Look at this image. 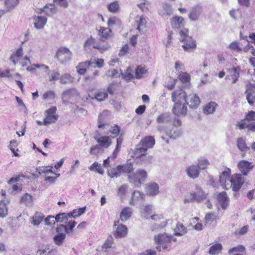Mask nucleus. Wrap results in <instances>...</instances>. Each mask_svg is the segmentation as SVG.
Instances as JSON below:
<instances>
[{"label":"nucleus","instance_id":"obj_1","mask_svg":"<svg viewBox=\"0 0 255 255\" xmlns=\"http://www.w3.org/2000/svg\"><path fill=\"white\" fill-rule=\"evenodd\" d=\"M180 41L184 42L182 47L184 50L187 52H190L191 50L196 47V42L191 36L188 35V30L183 28L180 31Z\"/></svg>","mask_w":255,"mask_h":255},{"label":"nucleus","instance_id":"obj_2","mask_svg":"<svg viewBox=\"0 0 255 255\" xmlns=\"http://www.w3.org/2000/svg\"><path fill=\"white\" fill-rule=\"evenodd\" d=\"M147 175L145 170L139 169L136 173L128 175V177L130 183L133 184L135 187H139L145 181Z\"/></svg>","mask_w":255,"mask_h":255},{"label":"nucleus","instance_id":"obj_3","mask_svg":"<svg viewBox=\"0 0 255 255\" xmlns=\"http://www.w3.org/2000/svg\"><path fill=\"white\" fill-rule=\"evenodd\" d=\"M72 54L68 48L61 47L57 49L55 57L61 64H65L71 60Z\"/></svg>","mask_w":255,"mask_h":255},{"label":"nucleus","instance_id":"obj_4","mask_svg":"<svg viewBox=\"0 0 255 255\" xmlns=\"http://www.w3.org/2000/svg\"><path fill=\"white\" fill-rule=\"evenodd\" d=\"M231 187L234 191H238L245 182V179L240 174L233 175L230 180Z\"/></svg>","mask_w":255,"mask_h":255},{"label":"nucleus","instance_id":"obj_5","mask_svg":"<svg viewBox=\"0 0 255 255\" xmlns=\"http://www.w3.org/2000/svg\"><path fill=\"white\" fill-rule=\"evenodd\" d=\"M154 240L156 243L160 245L163 249H166V243L171 242L172 241L175 242L176 239H173L171 236H168L166 234H160L154 236Z\"/></svg>","mask_w":255,"mask_h":255},{"label":"nucleus","instance_id":"obj_6","mask_svg":"<svg viewBox=\"0 0 255 255\" xmlns=\"http://www.w3.org/2000/svg\"><path fill=\"white\" fill-rule=\"evenodd\" d=\"M56 110V107H53L45 111L46 115L45 118L44 126L56 122L58 118L57 115H55Z\"/></svg>","mask_w":255,"mask_h":255},{"label":"nucleus","instance_id":"obj_7","mask_svg":"<svg viewBox=\"0 0 255 255\" xmlns=\"http://www.w3.org/2000/svg\"><path fill=\"white\" fill-rule=\"evenodd\" d=\"M172 101L174 103H186L187 95L182 89L176 90L172 93Z\"/></svg>","mask_w":255,"mask_h":255},{"label":"nucleus","instance_id":"obj_8","mask_svg":"<svg viewBox=\"0 0 255 255\" xmlns=\"http://www.w3.org/2000/svg\"><path fill=\"white\" fill-rule=\"evenodd\" d=\"M173 114L177 116H185L187 108L185 103H176L172 108Z\"/></svg>","mask_w":255,"mask_h":255},{"label":"nucleus","instance_id":"obj_9","mask_svg":"<svg viewBox=\"0 0 255 255\" xmlns=\"http://www.w3.org/2000/svg\"><path fill=\"white\" fill-rule=\"evenodd\" d=\"M238 167L244 175H247L250 170L253 169L254 165H252L251 163L247 160H242L238 163Z\"/></svg>","mask_w":255,"mask_h":255},{"label":"nucleus","instance_id":"obj_10","mask_svg":"<svg viewBox=\"0 0 255 255\" xmlns=\"http://www.w3.org/2000/svg\"><path fill=\"white\" fill-rule=\"evenodd\" d=\"M200 102V99L196 94H191L187 98L185 103L190 108L195 109L199 106Z\"/></svg>","mask_w":255,"mask_h":255},{"label":"nucleus","instance_id":"obj_11","mask_svg":"<svg viewBox=\"0 0 255 255\" xmlns=\"http://www.w3.org/2000/svg\"><path fill=\"white\" fill-rule=\"evenodd\" d=\"M217 200L223 210L227 209L229 204V198L226 192H222L217 195Z\"/></svg>","mask_w":255,"mask_h":255},{"label":"nucleus","instance_id":"obj_12","mask_svg":"<svg viewBox=\"0 0 255 255\" xmlns=\"http://www.w3.org/2000/svg\"><path fill=\"white\" fill-rule=\"evenodd\" d=\"M77 91L74 88L70 89L64 91L62 95L63 104L67 105L68 100H70L71 98L77 96Z\"/></svg>","mask_w":255,"mask_h":255},{"label":"nucleus","instance_id":"obj_13","mask_svg":"<svg viewBox=\"0 0 255 255\" xmlns=\"http://www.w3.org/2000/svg\"><path fill=\"white\" fill-rule=\"evenodd\" d=\"M186 172L191 178L196 179L199 175V166L195 165H190L186 169Z\"/></svg>","mask_w":255,"mask_h":255},{"label":"nucleus","instance_id":"obj_14","mask_svg":"<svg viewBox=\"0 0 255 255\" xmlns=\"http://www.w3.org/2000/svg\"><path fill=\"white\" fill-rule=\"evenodd\" d=\"M112 30L109 28H106L100 26L98 30V35L100 36V40L101 41H105L111 36Z\"/></svg>","mask_w":255,"mask_h":255},{"label":"nucleus","instance_id":"obj_15","mask_svg":"<svg viewBox=\"0 0 255 255\" xmlns=\"http://www.w3.org/2000/svg\"><path fill=\"white\" fill-rule=\"evenodd\" d=\"M159 186L156 183H150L146 185V191L147 195L155 196L159 192Z\"/></svg>","mask_w":255,"mask_h":255},{"label":"nucleus","instance_id":"obj_16","mask_svg":"<svg viewBox=\"0 0 255 255\" xmlns=\"http://www.w3.org/2000/svg\"><path fill=\"white\" fill-rule=\"evenodd\" d=\"M132 214V209L129 207L124 208L120 213V218L123 222L128 220Z\"/></svg>","mask_w":255,"mask_h":255},{"label":"nucleus","instance_id":"obj_17","mask_svg":"<svg viewBox=\"0 0 255 255\" xmlns=\"http://www.w3.org/2000/svg\"><path fill=\"white\" fill-rule=\"evenodd\" d=\"M171 24L174 29L181 28L184 25V18L181 16H175L171 19Z\"/></svg>","mask_w":255,"mask_h":255},{"label":"nucleus","instance_id":"obj_18","mask_svg":"<svg viewBox=\"0 0 255 255\" xmlns=\"http://www.w3.org/2000/svg\"><path fill=\"white\" fill-rule=\"evenodd\" d=\"M155 142V141L153 137L148 136L142 138L139 143L143 147H146V149L147 150L148 148H152L154 146Z\"/></svg>","mask_w":255,"mask_h":255},{"label":"nucleus","instance_id":"obj_19","mask_svg":"<svg viewBox=\"0 0 255 255\" xmlns=\"http://www.w3.org/2000/svg\"><path fill=\"white\" fill-rule=\"evenodd\" d=\"M241 68L239 66L233 67L229 69V72L232 78V83L235 84L238 80L240 77Z\"/></svg>","mask_w":255,"mask_h":255},{"label":"nucleus","instance_id":"obj_20","mask_svg":"<svg viewBox=\"0 0 255 255\" xmlns=\"http://www.w3.org/2000/svg\"><path fill=\"white\" fill-rule=\"evenodd\" d=\"M128 228L125 225L123 224L118 225L116 231L114 233V236L117 238H121L125 237L127 235Z\"/></svg>","mask_w":255,"mask_h":255},{"label":"nucleus","instance_id":"obj_21","mask_svg":"<svg viewBox=\"0 0 255 255\" xmlns=\"http://www.w3.org/2000/svg\"><path fill=\"white\" fill-rule=\"evenodd\" d=\"M96 140L100 146L108 148L112 144V141L109 136H103L98 138H96Z\"/></svg>","mask_w":255,"mask_h":255},{"label":"nucleus","instance_id":"obj_22","mask_svg":"<svg viewBox=\"0 0 255 255\" xmlns=\"http://www.w3.org/2000/svg\"><path fill=\"white\" fill-rule=\"evenodd\" d=\"M202 12V8L200 6L196 5L193 7L189 14V17L192 21L196 20Z\"/></svg>","mask_w":255,"mask_h":255},{"label":"nucleus","instance_id":"obj_23","mask_svg":"<svg viewBox=\"0 0 255 255\" xmlns=\"http://www.w3.org/2000/svg\"><path fill=\"white\" fill-rule=\"evenodd\" d=\"M121 167V165H119L116 168L108 169L107 171L108 175L112 178L120 177L122 174Z\"/></svg>","mask_w":255,"mask_h":255},{"label":"nucleus","instance_id":"obj_24","mask_svg":"<svg viewBox=\"0 0 255 255\" xmlns=\"http://www.w3.org/2000/svg\"><path fill=\"white\" fill-rule=\"evenodd\" d=\"M144 198V194L138 191H134L131 195V198L130 201V204L134 205L135 203Z\"/></svg>","mask_w":255,"mask_h":255},{"label":"nucleus","instance_id":"obj_25","mask_svg":"<svg viewBox=\"0 0 255 255\" xmlns=\"http://www.w3.org/2000/svg\"><path fill=\"white\" fill-rule=\"evenodd\" d=\"M171 120V115L169 113H165L159 115L156 119V122L158 124H164L169 122Z\"/></svg>","mask_w":255,"mask_h":255},{"label":"nucleus","instance_id":"obj_26","mask_svg":"<svg viewBox=\"0 0 255 255\" xmlns=\"http://www.w3.org/2000/svg\"><path fill=\"white\" fill-rule=\"evenodd\" d=\"M34 26L37 29L43 28L47 22V18L44 16H38L34 18Z\"/></svg>","mask_w":255,"mask_h":255},{"label":"nucleus","instance_id":"obj_27","mask_svg":"<svg viewBox=\"0 0 255 255\" xmlns=\"http://www.w3.org/2000/svg\"><path fill=\"white\" fill-rule=\"evenodd\" d=\"M42 11L48 16H52L57 12V9L53 4L50 3L46 4Z\"/></svg>","mask_w":255,"mask_h":255},{"label":"nucleus","instance_id":"obj_28","mask_svg":"<svg viewBox=\"0 0 255 255\" xmlns=\"http://www.w3.org/2000/svg\"><path fill=\"white\" fill-rule=\"evenodd\" d=\"M61 213H59L55 217L53 216H48L45 219V224L47 225L50 226L54 225L55 222H62V220H61Z\"/></svg>","mask_w":255,"mask_h":255},{"label":"nucleus","instance_id":"obj_29","mask_svg":"<svg viewBox=\"0 0 255 255\" xmlns=\"http://www.w3.org/2000/svg\"><path fill=\"white\" fill-rule=\"evenodd\" d=\"M237 146L238 148L242 152H246L250 149V148L247 145L246 140L243 137L237 138Z\"/></svg>","mask_w":255,"mask_h":255},{"label":"nucleus","instance_id":"obj_30","mask_svg":"<svg viewBox=\"0 0 255 255\" xmlns=\"http://www.w3.org/2000/svg\"><path fill=\"white\" fill-rule=\"evenodd\" d=\"M89 64L88 61L79 63L76 67L77 73L80 75H84L87 71V68L89 67Z\"/></svg>","mask_w":255,"mask_h":255},{"label":"nucleus","instance_id":"obj_31","mask_svg":"<svg viewBox=\"0 0 255 255\" xmlns=\"http://www.w3.org/2000/svg\"><path fill=\"white\" fill-rule=\"evenodd\" d=\"M121 128L117 125H114L113 126H111L109 130L106 132V134H109L111 133L113 135L112 137L115 138L118 136L120 134L122 136V133H120Z\"/></svg>","mask_w":255,"mask_h":255},{"label":"nucleus","instance_id":"obj_32","mask_svg":"<svg viewBox=\"0 0 255 255\" xmlns=\"http://www.w3.org/2000/svg\"><path fill=\"white\" fill-rule=\"evenodd\" d=\"M166 135L170 138L176 139L181 136L182 132L180 129L177 128H172L171 130H166Z\"/></svg>","mask_w":255,"mask_h":255},{"label":"nucleus","instance_id":"obj_33","mask_svg":"<svg viewBox=\"0 0 255 255\" xmlns=\"http://www.w3.org/2000/svg\"><path fill=\"white\" fill-rule=\"evenodd\" d=\"M217 104L214 102H210L204 107V113L207 115L213 114L216 109Z\"/></svg>","mask_w":255,"mask_h":255},{"label":"nucleus","instance_id":"obj_34","mask_svg":"<svg viewBox=\"0 0 255 255\" xmlns=\"http://www.w3.org/2000/svg\"><path fill=\"white\" fill-rule=\"evenodd\" d=\"M147 149L141 144L139 143L136 146L134 152V156L138 158L145 154Z\"/></svg>","mask_w":255,"mask_h":255},{"label":"nucleus","instance_id":"obj_35","mask_svg":"<svg viewBox=\"0 0 255 255\" xmlns=\"http://www.w3.org/2000/svg\"><path fill=\"white\" fill-rule=\"evenodd\" d=\"M222 249V245L221 243L215 244L210 247L209 254L210 255H217Z\"/></svg>","mask_w":255,"mask_h":255},{"label":"nucleus","instance_id":"obj_36","mask_svg":"<svg viewBox=\"0 0 255 255\" xmlns=\"http://www.w3.org/2000/svg\"><path fill=\"white\" fill-rule=\"evenodd\" d=\"M193 193L195 195L194 197L197 202H200L201 200L206 199L207 197L206 194L200 188L197 189L196 191L193 192Z\"/></svg>","mask_w":255,"mask_h":255},{"label":"nucleus","instance_id":"obj_37","mask_svg":"<svg viewBox=\"0 0 255 255\" xmlns=\"http://www.w3.org/2000/svg\"><path fill=\"white\" fill-rule=\"evenodd\" d=\"M22 47H20L17 50L15 53L11 55L10 60L12 61L14 65L19 61L20 57L22 55Z\"/></svg>","mask_w":255,"mask_h":255},{"label":"nucleus","instance_id":"obj_38","mask_svg":"<svg viewBox=\"0 0 255 255\" xmlns=\"http://www.w3.org/2000/svg\"><path fill=\"white\" fill-rule=\"evenodd\" d=\"M173 10L171 5L169 3H165L163 5V9L159 12V14L162 15H170L172 13Z\"/></svg>","mask_w":255,"mask_h":255},{"label":"nucleus","instance_id":"obj_39","mask_svg":"<svg viewBox=\"0 0 255 255\" xmlns=\"http://www.w3.org/2000/svg\"><path fill=\"white\" fill-rule=\"evenodd\" d=\"M47 76L49 81H57L60 77V73L55 70L49 71L47 73Z\"/></svg>","mask_w":255,"mask_h":255},{"label":"nucleus","instance_id":"obj_40","mask_svg":"<svg viewBox=\"0 0 255 255\" xmlns=\"http://www.w3.org/2000/svg\"><path fill=\"white\" fill-rule=\"evenodd\" d=\"M123 138L121 136H120L119 137H118L117 138V143H116V148L114 149V150L113 152V154H112L113 157L114 159H115L118 153H119V152L121 149V145L123 143Z\"/></svg>","mask_w":255,"mask_h":255},{"label":"nucleus","instance_id":"obj_41","mask_svg":"<svg viewBox=\"0 0 255 255\" xmlns=\"http://www.w3.org/2000/svg\"><path fill=\"white\" fill-rule=\"evenodd\" d=\"M60 82L62 84H67L73 81V78L69 74H64L60 77Z\"/></svg>","mask_w":255,"mask_h":255},{"label":"nucleus","instance_id":"obj_42","mask_svg":"<svg viewBox=\"0 0 255 255\" xmlns=\"http://www.w3.org/2000/svg\"><path fill=\"white\" fill-rule=\"evenodd\" d=\"M89 168L90 170L95 171L100 174L102 175L104 174V170L102 169L101 164L97 162H95Z\"/></svg>","mask_w":255,"mask_h":255},{"label":"nucleus","instance_id":"obj_43","mask_svg":"<svg viewBox=\"0 0 255 255\" xmlns=\"http://www.w3.org/2000/svg\"><path fill=\"white\" fill-rule=\"evenodd\" d=\"M147 70L145 68L141 66H138L135 71V76L136 79H140L143 77V75L146 73Z\"/></svg>","mask_w":255,"mask_h":255},{"label":"nucleus","instance_id":"obj_44","mask_svg":"<svg viewBox=\"0 0 255 255\" xmlns=\"http://www.w3.org/2000/svg\"><path fill=\"white\" fill-rule=\"evenodd\" d=\"M177 79H174L171 77H168L165 82V86L170 90H172L174 88L176 83Z\"/></svg>","mask_w":255,"mask_h":255},{"label":"nucleus","instance_id":"obj_45","mask_svg":"<svg viewBox=\"0 0 255 255\" xmlns=\"http://www.w3.org/2000/svg\"><path fill=\"white\" fill-rule=\"evenodd\" d=\"M65 238V235L63 233H59L54 236L53 240L56 245L60 246Z\"/></svg>","mask_w":255,"mask_h":255},{"label":"nucleus","instance_id":"obj_46","mask_svg":"<svg viewBox=\"0 0 255 255\" xmlns=\"http://www.w3.org/2000/svg\"><path fill=\"white\" fill-rule=\"evenodd\" d=\"M19 3L18 0H6L5 5L6 8L9 10L14 8Z\"/></svg>","mask_w":255,"mask_h":255},{"label":"nucleus","instance_id":"obj_47","mask_svg":"<svg viewBox=\"0 0 255 255\" xmlns=\"http://www.w3.org/2000/svg\"><path fill=\"white\" fill-rule=\"evenodd\" d=\"M44 215L40 213H36L33 217L32 223L34 225L38 226L42 222Z\"/></svg>","mask_w":255,"mask_h":255},{"label":"nucleus","instance_id":"obj_48","mask_svg":"<svg viewBox=\"0 0 255 255\" xmlns=\"http://www.w3.org/2000/svg\"><path fill=\"white\" fill-rule=\"evenodd\" d=\"M231 173V170L228 168L227 170L223 171L219 176V181L223 184L226 181L227 178L229 177Z\"/></svg>","mask_w":255,"mask_h":255},{"label":"nucleus","instance_id":"obj_49","mask_svg":"<svg viewBox=\"0 0 255 255\" xmlns=\"http://www.w3.org/2000/svg\"><path fill=\"white\" fill-rule=\"evenodd\" d=\"M110 48V45L106 43L104 45L101 44H96V45H93V48L97 49L101 53H104L107 51Z\"/></svg>","mask_w":255,"mask_h":255},{"label":"nucleus","instance_id":"obj_50","mask_svg":"<svg viewBox=\"0 0 255 255\" xmlns=\"http://www.w3.org/2000/svg\"><path fill=\"white\" fill-rule=\"evenodd\" d=\"M119 8V4L117 1L111 3L108 6L109 11L113 13H116L118 11Z\"/></svg>","mask_w":255,"mask_h":255},{"label":"nucleus","instance_id":"obj_51","mask_svg":"<svg viewBox=\"0 0 255 255\" xmlns=\"http://www.w3.org/2000/svg\"><path fill=\"white\" fill-rule=\"evenodd\" d=\"M7 215V208L3 201L0 202V217L4 218Z\"/></svg>","mask_w":255,"mask_h":255},{"label":"nucleus","instance_id":"obj_52","mask_svg":"<svg viewBox=\"0 0 255 255\" xmlns=\"http://www.w3.org/2000/svg\"><path fill=\"white\" fill-rule=\"evenodd\" d=\"M122 173H130L133 170V165L131 163H128L127 164L121 165Z\"/></svg>","mask_w":255,"mask_h":255},{"label":"nucleus","instance_id":"obj_53","mask_svg":"<svg viewBox=\"0 0 255 255\" xmlns=\"http://www.w3.org/2000/svg\"><path fill=\"white\" fill-rule=\"evenodd\" d=\"M175 232L176 236H182L186 233L185 228L182 224H177Z\"/></svg>","mask_w":255,"mask_h":255},{"label":"nucleus","instance_id":"obj_54","mask_svg":"<svg viewBox=\"0 0 255 255\" xmlns=\"http://www.w3.org/2000/svg\"><path fill=\"white\" fill-rule=\"evenodd\" d=\"M209 164V162L206 159L201 158L198 160V163L197 166H199V169H206Z\"/></svg>","mask_w":255,"mask_h":255},{"label":"nucleus","instance_id":"obj_55","mask_svg":"<svg viewBox=\"0 0 255 255\" xmlns=\"http://www.w3.org/2000/svg\"><path fill=\"white\" fill-rule=\"evenodd\" d=\"M93 45H96V40L91 36L84 42V47L85 48H90L91 46L93 47Z\"/></svg>","mask_w":255,"mask_h":255},{"label":"nucleus","instance_id":"obj_56","mask_svg":"<svg viewBox=\"0 0 255 255\" xmlns=\"http://www.w3.org/2000/svg\"><path fill=\"white\" fill-rule=\"evenodd\" d=\"M108 94L105 92H100L95 95V98L98 101H103L108 97Z\"/></svg>","mask_w":255,"mask_h":255},{"label":"nucleus","instance_id":"obj_57","mask_svg":"<svg viewBox=\"0 0 255 255\" xmlns=\"http://www.w3.org/2000/svg\"><path fill=\"white\" fill-rule=\"evenodd\" d=\"M139 158L140 161V164H143L150 163L152 159V156L151 155H146L145 154Z\"/></svg>","mask_w":255,"mask_h":255},{"label":"nucleus","instance_id":"obj_58","mask_svg":"<svg viewBox=\"0 0 255 255\" xmlns=\"http://www.w3.org/2000/svg\"><path fill=\"white\" fill-rule=\"evenodd\" d=\"M245 251V248L242 245H239L230 249L228 251V254H231L234 252H244Z\"/></svg>","mask_w":255,"mask_h":255},{"label":"nucleus","instance_id":"obj_59","mask_svg":"<svg viewBox=\"0 0 255 255\" xmlns=\"http://www.w3.org/2000/svg\"><path fill=\"white\" fill-rule=\"evenodd\" d=\"M108 113L107 111H104L102 114H100V115L99 116L98 118V127L99 128H103L105 127L106 125L103 123V117L106 115V114Z\"/></svg>","mask_w":255,"mask_h":255},{"label":"nucleus","instance_id":"obj_60","mask_svg":"<svg viewBox=\"0 0 255 255\" xmlns=\"http://www.w3.org/2000/svg\"><path fill=\"white\" fill-rule=\"evenodd\" d=\"M86 211V207L74 209L72 211V213L74 215V218L79 217L81 215L85 213Z\"/></svg>","mask_w":255,"mask_h":255},{"label":"nucleus","instance_id":"obj_61","mask_svg":"<svg viewBox=\"0 0 255 255\" xmlns=\"http://www.w3.org/2000/svg\"><path fill=\"white\" fill-rule=\"evenodd\" d=\"M216 219V215L214 212L207 213L205 217V222H212Z\"/></svg>","mask_w":255,"mask_h":255},{"label":"nucleus","instance_id":"obj_62","mask_svg":"<svg viewBox=\"0 0 255 255\" xmlns=\"http://www.w3.org/2000/svg\"><path fill=\"white\" fill-rule=\"evenodd\" d=\"M21 202L25 204H30L32 202V196L28 194H25L21 198Z\"/></svg>","mask_w":255,"mask_h":255},{"label":"nucleus","instance_id":"obj_63","mask_svg":"<svg viewBox=\"0 0 255 255\" xmlns=\"http://www.w3.org/2000/svg\"><path fill=\"white\" fill-rule=\"evenodd\" d=\"M178 78L183 83H187L189 82L190 80V76L189 74L185 72H183L180 74Z\"/></svg>","mask_w":255,"mask_h":255},{"label":"nucleus","instance_id":"obj_64","mask_svg":"<svg viewBox=\"0 0 255 255\" xmlns=\"http://www.w3.org/2000/svg\"><path fill=\"white\" fill-rule=\"evenodd\" d=\"M247 99L249 104L253 105L255 102V91L247 95Z\"/></svg>","mask_w":255,"mask_h":255}]
</instances>
